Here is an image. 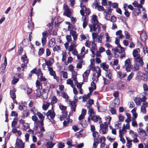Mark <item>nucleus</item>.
<instances>
[{
    "label": "nucleus",
    "mask_w": 148,
    "mask_h": 148,
    "mask_svg": "<svg viewBox=\"0 0 148 148\" xmlns=\"http://www.w3.org/2000/svg\"><path fill=\"white\" fill-rule=\"evenodd\" d=\"M29 110H25L23 112V116L24 117H27L29 115Z\"/></svg>",
    "instance_id": "obj_38"
},
{
    "label": "nucleus",
    "mask_w": 148,
    "mask_h": 148,
    "mask_svg": "<svg viewBox=\"0 0 148 148\" xmlns=\"http://www.w3.org/2000/svg\"><path fill=\"white\" fill-rule=\"evenodd\" d=\"M125 131V127L123 126L122 129L120 130L119 131V136H121V135H123V132Z\"/></svg>",
    "instance_id": "obj_60"
},
{
    "label": "nucleus",
    "mask_w": 148,
    "mask_h": 148,
    "mask_svg": "<svg viewBox=\"0 0 148 148\" xmlns=\"http://www.w3.org/2000/svg\"><path fill=\"white\" fill-rule=\"evenodd\" d=\"M106 76L108 77L109 79L110 80H112V72L110 70H108L106 71Z\"/></svg>",
    "instance_id": "obj_11"
},
{
    "label": "nucleus",
    "mask_w": 148,
    "mask_h": 148,
    "mask_svg": "<svg viewBox=\"0 0 148 148\" xmlns=\"http://www.w3.org/2000/svg\"><path fill=\"white\" fill-rule=\"evenodd\" d=\"M65 11H66L64 13V15L68 17H70L71 15V13L70 11L69 10Z\"/></svg>",
    "instance_id": "obj_48"
},
{
    "label": "nucleus",
    "mask_w": 148,
    "mask_h": 148,
    "mask_svg": "<svg viewBox=\"0 0 148 148\" xmlns=\"http://www.w3.org/2000/svg\"><path fill=\"white\" fill-rule=\"evenodd\" d=\"M92 136L94 138V140H98L97 138L99 137V133L96 132H95L92 133Z\"/></svg>",
    "instance_id": "obj_42"
},
{
    "label": "nucleus",
    "mask_w": 148,
    "mask_h": 148,
    "mask_svg": "<svg viewBox=\"0 0 148 148\" xmlns=\"http://www.w3.org/2000/svg\"><path fill=\"white\" fill-rule=\"evenodd\" d=\"M100 66L104 70L106 71L108 70L109 66L108 64H107L106 62H102L100 64Z\"/></svg>",
    "instance_id": "obj_9"
},
{
    "label": "nucleus",
    "mask_w": 148,
    "mask_h": 148,
    "mask_svg": "<svg viewBox=\"0 0 148 148\" xmlns=\"http://www.w3.org/2000/svg\"><path fill=\"white\" fill-rule=\"evenodd\" d=\"M108 127V125L106 122H105L104 124H101L100 125V131L102 132V133L103 134H105L106 132Z\"/></svg>",
    "instance_id": "obj_4"
},
{
    "label": "nucleus",
    "mask_w": 148,
    "mask_h": 148,
    "mask_svg": "<svg viewBox=\"0 0 148 148\" xmlns=\"http://www.w3.org/2000/svg\"><path fill=\"white\" fill-rule=\"evenodd\" d=\"M105 36H106V42H109L111 43L112 42V40L111 39L110 37L109 36L108 33L106 32L105 34Z\"/></svg>",
    "instance_id": "obj_29"
},
{
    "label": "nucleus",
    "mask_w": 148,
    "mask_h": 148,
    "mask_svg": "<svg viewBox=\"0 0 148 148\" xmlns=\"http://www.w3.org/2000/svg\"><path fill=\"white\" fill-rule=\"evenodd\" d=\"M69 103L71 106L70 108L72 112H75L76 111V108L77 106L76 104V103H75L69 101Z\"/></svg>",
    "instance_id": "obj_8"
},
{
    "label": "nucleus",
    "mask_w": 148,
    "mask_h": 148,
    "mask_svg": "<svg viewBox=\"0 0 148 148\" xmlns=\"http://www.w3.org/2000/svg\"><path fill=\"white\" fill-rule=\"evenodd\" d=\"M134 101L136 105L138 106L140 105L141 102L142 101L141 98L139 97H136L134 99Z\"/></svg>",
    "instance_id": "obj_15"
},
{
    "label": "nucleus",
    "mask_w": 148,
    "mask_h": 148,
    "mask_svg": "<svg viewBox=\"0 0 148 148\" xmlns=\"http://www.w3.org/2000/svg\"><path fill=\"white\" fill-rule=\"evenodd\" d=\"M44 49L43 48H41L39 50L38 54L40 56L42 55L44 52Z\"/></svg>",
    "instance_id": "obj_51"
},
{
    "label": "nucleus",
    "mask_w": 148,
    "mask_h": 148,
    "mask_svg": "<svg viewBox=\"0 0 148 148\" xmlns=\"http://www.w3.org/2000/svg\"><path fill=\"white\" fill-rule=\"evenodd\" d=\"M126 140H127V143H126V146L127 148H130L132 147V140H131L128 138H126Z\"/></svg>",
    "instance_id": "obj_14"
},
{
    "label": "nucleus",
    "mask_w": 148,
    "mask_h": 148,
    "mask_svg": "<svg viewBox=\"0 0 148 148\" xmlns=\"http://www.w3.org/2000/svg\"><path fill=\"white\" fill-rule=\"evenodd\" d=\"M82 19L83 21V27L84 28H85L88 25L87 21L88 20L84 16V17H82Z\"/></svg>",
    "instance_id": "obj_23"
},
{
    "label": "nucleus",
    "mask_w": 148,
    "mask_h": 148,
    "mask_svg": "<svg viewBox=\"0 0 148 148\" xmlns=\"http://www.w3.org/2000/svg\"><path fill=\"white\" fill-rule=\"evenodd\" d=\"M57 101L58 100L57 97L55 96H53L51 102V106H53L55 103H57Z\"/></svg>",
    "instance_id": "obj_25"
},
{
    "label": "nucleus",
    "mask_w": 148,
    "mask_h": 148,
    "mask_svg": "<svg viewBox=\"0 0 148 148\" xmlns=\"http://www.w3.org/2000/svg\"><path fill=\"white\" fill-rule=\"evenodd\" d=\"M88 26L90 28V32L94 31L98 33L101 30V24L99 23L92 24H89Z\"/></svg>",
    "instance_id": "obj_1"
},
{
    "label": "nucleus",
    "mask_w": 148,
    "mask_h": 148,
    "mask_svg": "<svg viewBox=\"0 0 148 148\" xmlns=\"http://www.w3.org/2000/svg\"><path fill=\"white\" fill-rule=\"evenodd\" d=\"M50 105V103L49 102H47L46 104H44L42 106V109L44 110H46L49 107Z\"/></svg>",
    "instance_id": "obj_40"
},
{
    "label": "nucleus",
    "mask_w": 148,
    "mask_h": 148,
    "mask_svg": "<svg viewBox=\"0 0 148 148\" xmlns=\"http://www.w3.org/2000/svg\"><path fill=\"white\" fill-rule=\"evenodd\" d=\"M92 5L94 6L95 9H97L99 11H103L104 10V8L102 6L99 5L97 0H95L92 3Z\"/></svg>",
    "instance_id": "obj_3"
},
{
    "label": "nucleus",
    "mask_w": 148,
    "mask_h": 148,
    "mask_svg": "<svg viewBox=\"0 0 148 148\" xmlns=\"http://www.w3.org/2000/svg\"><path fill=\"white\" fill-rule=\"evenodd\" d=\"M61 73L62 74V77L63 78H67V73L66 72L62 71L61 72Z\"/></svg>",
    "instance_id": "obj_49"
},
{
    "label": "nucleus",
    "mask_w": 148,
    "mask_h": 148,
    "mask_svg": "<svg viewBox=\"0 0 148 148\" xmlns=\"http://www.w3.org/2000/svg\"><path fill=\"white\" fill-rule=\"evenodd\" d=\"M92 24L99 23L97 20V17L95 15H93L92 17Z\"/></svg>",
    "instance_id": "obj_26"
},
{
    "label": "nucleus",
    "mask_w": 148,
    "mask_h": 148,
    "mask_svg": "<svg viewBox=\"0 0 148 148\" xmlns=\"http://www.w3.org/2000/svg\"><path fill=\"white\" fill-rule=\"evenodd\" d=\"M99 143V141L98 140H94L93 144V146L94 148H96Z\"/></svg>",
    "instance_id": "obj_50"
},
{
    "label": "nucleus",
    "mask_w": 148,
    "mask_h": 148,
    "mask_svg": "<svg viewBox=\"0 0 148 148\" xmlns=\"http://www.w3.org/2000/svg\"><path fill=\"white\" fill-rule=\"evenodd\" d=\"M55 45V39L54 38L51 39L49 41V45L50 47H53Z\"/></svg>",
    "instance_id": "obj_18"
},
{
    "label": "nucleus",
    "mask_w": 148,
    "mask_h": 148,
    "mask_svg": "<svg viewBox=\"0 0 148 148\" xmlns=\"http://www.w3.org/2000/svg\"><path fill=\"white\" fill-rule=\"evenodd\" d=\"M42 97L43 99H46L48 97V93L45 92L43 91L42 92Z\"/></svg>",
    "instance_id": "obj_43"
},
{
    "label": "nucleus",
    "mask_w": 148,
    "mask_h": 148,
    "mask_svg": "<svg viewBox=\"0 0 148 148\" xmlns=\"http://www.w3.org/2000/svg\"><path fill=\"white\" fill-rule=\"evenodd\" d=\"M134 75V73L133 72H132L127 77V80L130 81L133 77Z\"/></svg>",
    "instance_id": "obj_54"
},
{
    "label": "nucleus",
    "mask_w": 148,
    "mask_h": 148,
    "mask_svg": "<svg viewBox=\"0 0 148 148\" xmlns=\"http://www.w3.org/2000/svg\"><path fill=\"white\" fill-rule=\"evenodd\" d=\"M143 87L144 90L145 91H148V87L147 84H143Z\"/></svg>",
    "instance_id": "obj_59"
},
{
    "label": "nucleus",
    "mask_w": 148,
    "mask_h": 148,
    "mask_svg": "<svg viewBox=\"0 0 148 148\" xmlns=\"http://www.w3.org/2000/svg\"><path fill=\"white\" fill-rule=\"evenodd\" d=\"M90 41L89 40H87L85 43V45L86 47H90Z\"/></svg>",
    "instance_id": "obj_56"
},
{
    "label": "nucleus",
    "mask_w": 148,
    "mask_h": 148,
    "mask_svg": "<svg viewBox=\"0 0 148 148\" xmlns=\"http://www.w3.org/2000/svg\"><path fill=\"white\" fill-rule=\"evenodd\" d=\"M19 79L17 78L14 79L12 80V84H14L17 83Z\"/></svg>",
    "instance_id": "obj_62"
},
{
    "label": "nucleus",
    "mask_w": 148,
    "mask_h": 148,
    "mask_svg": "<svg viewBox=\"0 0 148 148\" xmlns=\"http://www.w3.org/2000/svg\"><path fill=\"white\" fill-rule=\"evenodd\" d=\"M24 144L21 139L17 138L16 139L15 148H23Z\"/></svg>",
    "instance_id": "obj_5"
},
{
    "label": "nucleus",
    "mask_w": 148,
    "mask_h": 148,
    "mask_svg": "<svg viewBox=\"0 0 148 148\" xmlns=\"http://www.w3.org/2000/svg\"><path fill=\"white\" fill-rule=\"evenodd\" d=\"M47 117L50 116V118L53 119L55 116V114L54 111L52 110H49L45 114Z\"/></svg>",
    "instance_id": "obj_7"
},
{
    "label": "nucleus",
    "mask_w": 148,
    "mask_h": 148,
    "mask_svg": "<svg viewBox=\"0 0 148 148\" xmlns=\"http://www.w3.org/2000/svg\"><path fill=\"white\" fill-rule=\"evenodd\" d=\"M90 72V71L89 70L86 71L83 75V77L84 80H86L89 75V73Z\"/></svg>",
    "instance_id": "obj_27"
},
{
    "label": "nucleus",
    "mask_w": 148,
    "mask_h": 148,
    "mask_svg": "<svg viewBox=\"0 0 148 148\" xmlns=\"http://www.w3.org/2000/svg\"><path fill=\"white\" fill-rule=\"evenodd\" d=\"M58 146L59 148H63L64 147V143H58Z\"/></svg>",
    "instance_id": "obj_63"
},
{
    "label": "nucleus",
    "mask_w": 148,
    "mask_h": 148,
    "mask_svg": "<svg viewBox=\"0 0 148 148\" xmlns=\"http://www.w3.org/2000/svg\"><path fill=\"white\" fill-rule=\"evenodd\" d=\"M122 31L121 30H119L116 32V35L119 36L118 37L119 38L121 39L124 36L122 34Z\"/></svg>",
    "instance_id": "obj_30"
},
{
    "label": "nucleus",
    "mask_w": 148,
    "mask_h": 148,
    "mask_svg": "<svg viewBox=\"0 0 148 148\" xmlns=\"http://www.w3.org/2000/svg\"><path fill=\"white\" fill-rule=\"evenodd\" d=\"M116 21V18L114 16H111L110 21L113 23L115 22Z\"/></svg>",
    "instance_id": "obj_55"
},
{
    "label": "nucleus",
    "mask_w": 148,
    "mask_h": 148,
    "mask_svg": "<svg viewBox=\"0 0 148 148\" xmlns=\"http://www.w3.org/2000/svg\"><path fill=\"white\" fill-rule=\"evenodd\" d=\"M121 121H119L115 123V127L119 128V129L121 128Z\"/></svg>",
    "instance_id": "obj_41"
},
{
    "label": "nucleus",
    "mask_w": 148,
    "mask_h": 148,
    "mask_svg": "<svg viewBox=\"0 0 148 148\" xmlns=\"http://www.w3.org/2000/svg\"><path fill=\"white\" fill-rule=\"evenodd\" d=\"M103 84L104 85L108 84L110 82V81H112L110 80V79L108 80L105 77H103Z\"/></svg>",
    "instance_id": "obj_39"
},
{
    "label": "nucleus",
    "mask_w": 148,
    "mask_h": 148,
    "mask_svg": "<svg viewBox=\"0 0 148 148\" xmlns=\"http://www.w3.org/2000/svg\"><path fill=\"white\" fill-rule=\"evenodd\" d=\"M36 115H37V116L39 117V119L40 120H44L45 118L44 116L40 112H37L36 113Z\"/></svg>",
    "instance_id": "obj_33"
},
{
    "label": "nucleus",
    "mask_w": 148,
    "mask_h": 148,
    "mask_svg": "<svg viewBox=\"0 0 148 148\" xmlns=\"http://www.w3.org/2000/svg\"><path fill=\"white\" fill-rule=\"evenodd\" d=\"M111 6L113 8L116 9L118 7V4L117 3H112L111 2Z\"/></svg>",
    "instance_id": "obj_46"
},
{
    "label": "nucleus",
    "mask_w": 148,
    "mask_h": 148,
    "mask_svg": "<svg viewBox=\"0 0 148 148\" xmlns=\"http://www.w3.org/2000/svg\"><path fill=\"white\" fill-rule=\"evenodd\" d=\"M46 38H43V37H42V38L41 41H42V44L43 46L45 45L46 44V41H47Z\"/></svg>",
    "instance_id": "obj_53"
},
{
    "label": "nucleus",
    "mask_w": 148,
    "mask_h": 148,
    "mask_svg": "<svg viewBox=\"0 0 148 148\" xmlns=\"http://www.w3.org/2000/svg\"><path fill=\"white\" fill-rule=\"evenodd\" d=\"M80 6L82 9L85 10L86 14L89 15V14L90 12V10L89 9H87L85 6H82L81 3L80 4Z\"/></svg>",
    "instance_id": "obj_20"
},
{
    "label": "nucleus",
    "mask_w": 148,
    "mask_h": 148,
    "mask_svg": "<svg viewBox=\"0 0 148 148\" xmlns=\"http://www.w3.org/2000/svg\"><path fill=\"white\" fill-rule=\"evenodd\" d=\"M132 67V66L131 64L130 61L129 59H126L125 61V65L124 68L125 69L126 71L127 72H129L130 71Z\"/></svg>",
    "instance_id": "obj_2"
},
{
    "label": "nucleus",
    "mask_w": 148,
    "mask_h": 148,
    "mask_svg": "<svg viewBox=\"0 0 148 148\" xmlns=\"http://www.w3.org/2000/svg\"><path fill=\"white\" fill-rule=\"evenodd\" d=\"M91 87H89V88L90 93H91L94 90H95L96 89V85L93 81L91 82Z\"/></svg>",
    "instance_id": "obj_16"
},
{
    "label": "nucleus",
    "mask_w": 148,
    "mask_h": 148,
    "mask_svg": "<svg viewBox=\"0 0 148 148\" xmlns=\"http://www.w3.org/2000/svg\"><path fill=\"white\" fill-rule=\"evenodd\" d=\"M74 28V26L72 24H71L69 25L68 27V30L71 31H73V29Z\"/></svg>",
    "instance_id": "obj_52"
},
{
    "label": "nucleus",
    "mask_w": 148,
    "mask_h": 148,
    "mask_svg": "<svg viewBox=\"0 0 148 148\" xmlns=\"http://www.w3.org/2000/svg\"><path fill=\"white\" fill-rule=\"evenodd\" d=\"M70 34L73 37L74 40H75L77 38V35L76 34V32L74 30L70 32Z\"/></svg>",
    "instance_id": "obj_24"
},
{
    "label": "nucleus",
    "mask_w": 148,
    "mask_h": 148,
    "mask_svg": "<svg viewBox=\"0 0 148 148\" xmlns=\"http://www.w3.org/2000/svg\"><path fill=\"white\" fill-rule=\"evenodd\" d=\"M60 108L62 111V112L64 114V116L67 114L66 112H65V110H66V106L62 105L60 106Z\"/></svg>",
    "instance_id": "obj_28"
},
{
    "label": "nucleus",
    "mask_w": 148,
    "mask_h": 148,
    "mask_svg": "<svg viewBox=\"0 0 148 148\" xmlns=\"http://www.w3.org/2000/svg\"><path fill=\"white\" fill-rule=\"evenodd\" d=\"M66 39L67 41L69 42L71 41V37L70 35H68L66 36Z\"/></svg>",
    "instance_id": "obj_64"
},
{
    "label": "nucleus",
    "mask_w": 148,
    "mask_h": 148,
    "mask_svg": "<svg viewBox=\"0 0 148 148\" xmlns=\"http://www.w3.org/2000/svg\"><path fill=\"white\" fill-rule=\"evenodd\" d=\"M35 74L38 76H39L41 75H43V73L41 72V70L40 69H39L38 70H37L36 69Z\"/></svg>",
    "instance_id": "obj_47"
},
{
    "label": "nucleus",
    "mask_w": 148,
    "mask_h": 148,
    "mask_svg": "<svg viewBox=\"0 0 148 148\" xmlns=\"http://www.w3.org/2000/svg\"><path fill=\"white\" fill-rule=\"evenodd\" d=\"M54 62V60L52 58H50L47 60L46 59L45 60V63L48 66V67H49V66L52 65L53 63Z\"/></svg>",
    "instance_id": "obj_10"
},
{
    "label": "nucleus",
    "mask_w": 148,
    "mask_h": 148,
    "mask_svg": "<svg viewBox=\"0 0 148 148\" xmlns=\"http://www.w3.org/2000/svg\"><path fill=\"white\" fill-rule=\"evenodd\" d=\"M92 120L94 122H98L99 121V123L101 122V118L98 116H93L91 117Z\"/></svg>",
    "instance_id": "obj_12"
},
{
    "label": "nucleus",
    "mask_w": 148,
    "mask_h": 148,
    "mask_svg": "<svg viewBox=\"0 0 148 148\" xmlns=\"http://www.w3.org/2000/svg\"><path fill=\"white\" fill-rule=\"evenodd\" d=\"M140 52V49L138 48L134 49L133 50V54L135 60H137L140 57L139 54Z\"/></svg>",
    "instance_id": "obj_6"
},
{
    "label": "nucleus",
    "mask_w": 148,
    "mask_h": 148,
    "mask_svg": "<svg viewBox=\"0 0 148 148\" xmlns=\"http://www.w3.org/2000/svg\"><path fill=\"white\" fill-rule=\"evenodd\" d=\"M96 73H97V81L98 80V78L101 76V69L99 67H98L97 68V69H96Z\"/></svg>",
    "instance_id": "obj_34"
},
{
    "label": "nucleus",
    "mask_w": 148,
    "mask_h": 148,
    "mask_svg": "<svg viewBox=\"0 0 148 148\" xmlns=\"http://www.w3.org/2000/svg\"><path fill=\"white\" fill-rule=\"evenodd\" d=\"M141 94L143 96V97L141 98L142 101V102H144L146 100V96L147 93L146 92H142Z\"/></svg>",
    "instance_id": "obj_32"
},
{
    "label": "nucleus",
    "mask_w": 148,
    "mask_h": 148,
    "mask_svg": "<svg viewBox=\"0 0 148 148\" xmlns=\"http://www.w3.org/2000/svg\"><path fill=\"white\" fill-rule=\"evenodd\" d=\"M62 97L66 99V101H68L69 97L68 95L66 93H64L62 94Z\"/></svg>",
    "instance_id": "obj_58"
},
{
    "label": "nucleus",
    "mask_w": 148,
    "mask_h": 148,
    "mask_svg": "<svg viewBox=\"0 0 148 148\" xmlns=\"http://www.w3.org/2000/svg\"><path fill=\"white\" fill-rule=\"evenodd\" d=\"M140 37L143 41H145L147 39V36L145 33H142L140 36Z\"/></svg>",
    "instance_id": "obj_35"
},
{
    "label": "nucleus",
    "mask_w": 148,
    "mask_h": 148,
    "mask_svg": "<svg viewBox=\"0 0 148 148\" xmlns=\"http://www.w3.org/2000/svg\"><path fill=\"white\" fill-rule=\"evenodd\" d=\"M124 33L126 39H129L130 38V35L127 31H124Z\"/></svg>",
    "instance_id": "obj_44"
},
{
    "label": "nucleus",
    "mask_w": 148,
    "mask_h": 148,
    "mask_svg": "<svg viewBox=\"0 0 148 148\" xmlns=\"http://www.w3.org/2000/svg\"><path fill=\"white\" fill-rule=\"evenodd\" d=\"M60 50V49L59 46H56L53 49V51H58Z\"/></svg>",
    "instance_id": "obj_57"
},
{
    "label": "nucleus",
    "mask_w": 148,
    "mask_h": 148,
    "mask_svg": "<svg viewBox=\"0 0 148 148\" xmlns=\"http://www.w3.org/2000/svg\"><path fill=\"white\" fill-rule=\"evenodd\" d=\"M15 91L14 88L13 90H11L10 91V94L12 99H15L16 98V96L15 94Z\"/></svg>",
    "instance_id": "obj_22"
},
{
    "label": "nucleus",
    "mask_w": 148,
    "mask_h": 148,
    "mask_svg": "<svg viewBox=\"0 0 148 148\" xmlns=\"http://www.w3.org/2000/svg\"><path fill=\"white\" fill-rule=\"evenodd\" d=\"M87 108L88 110V114L89 116L91 117L92 114H94V110L91 106H87Z\"/></svg>",
    "instance_id": "obj_13"
},
{
    "label": "nucleus",
    "mask_w": 148,
    "mask_h": 148,
    "mask_svg": "<svg viewBox=\"0 0 148 148\" xmlns=\"http://www.w3.org/2000/svg\"><path fill=\"white\" fill-rule=\"evenodd\" d=\"M47 68L49 72V74L53 76L56 75L55 72L53 70L52 68L48 66Z\"/></svg>",
    "instance_id": "obj_21"
},
{
    "label": "nucleus",
    "mask_w": 148,
    "mask_h": 148,
    "mask_svg": "<svg viewBox=\"0 0 148 148\" xmlns=\"http://www.w3.org/2000/svg\"><path fill=\"white\" fill-rule=\"evenodd\" d=\"M52 142H47L46 143V146L47 148H52L55 145Z\"/></svg>",
    "instance_id": "obj_31"
},
{
    "label": "nucleus",
    "mask_w": 148,
    "mask_h": 148,
    "mask_svg": "<svg viewBox=\"0 0 148 148\" xmlns=\"http://www.w3.org/2000/svg\"><path fill=\"white\" fill-rule=\"evenodd\" d=\"M21 58L22 62L26 63V64H27L28 63V60L27 56L25 54L22 55Z\"/></svg>",
    "instance_id": "obj_17"
},
{
    "label": "nucleus",
    "mask_w": 148,
    "mask_h": 148,
    "mask_svg": "<svg viewBox=\"0 0 148 148\" xmlns=\"http://www.w3.org/2000/svg\"><path fill=\"white\" fill-rule=\"evenodd\" d=\"M139 64H134L133 68V71H136L138 70L139 69Z\"/></svg>",
    "instance_id": "obj_45"
},
{
    "label": "nucleus",
    "mask_w": 148,
    "mask_h": 148,
    "mask_svg": "<svg viewBox=\"0 0 148 148\" xmlns=\"http://www.w3.org/2000/svg\"><path fill=\"white\" fill-rule=\"evenodd\" d=\"M135 60V61H137L142 66L143 65L144 63L143 61L142 58H140V57L139 58H138V59L137 60Z\"/></svg>",
    "instance_id": "obj_37"
},
{
    "label": "nucleus",
    "mask_w": 148,
    "mask_h": 148,
    "mask_svg": "<svg viewBox=\"0 0 148 148\" xmlns=\"http://www.w3.org/2000/svg\"><path fill=\"white\" fill-rule=\"evenodd\" d=\"M138 132L140 134H141L142 135H145L146 134V131L142 128L139 127L138 128Z\"/></svg>",
    "instance_id": "obj_36"
},
{
    "label": "nucleus",
    "mask_w": 148,
    "mask_h": 148,
    "mask_svg": "<svg viewBox=\"0 0 148 148\" xmlns=\"http://www.w3.org/2000/svg\"><path fill=\"white\" fill-rule=\"evenodd\" d=\"M32 119L35 122V123L38 120V119L37 117L35 115H34L32 116Z\"/></svg>",
    "instance_id": "obj_61"
},
{
    "label": "nucleus",
    "mask_w": 148,
    "mask_h": 148,
    "mask_svg": "<svg viewBox=\"0 0 148 148\" xmlns=\"http://www.w3.org/2000/svg\"><path fill=\"white\" fill-rule=\"evenodd\" d=\"M108 4L109 5H107V6L106 7V8L107 9H106V10L108 11V12H109V14H111L112 12V10L111 8V1H109L108 2Z\"/></svg>",
    "instance_id": "obj_19"
}]
</instances>
